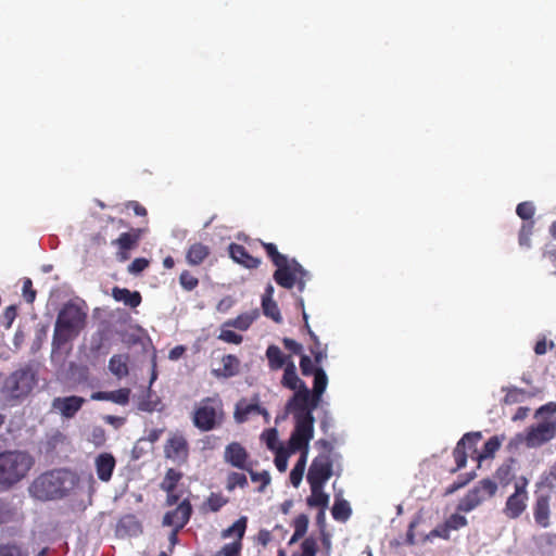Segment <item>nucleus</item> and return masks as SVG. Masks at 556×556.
Masks as SVG:
<instances>
[{"mask_svg": "<svg viewBox=\"0 0 556 556\" xmlns=\"http://www.w3.org/2000/svg\"><path fill=\"white\" fill-rule=\"evenodd\" d=\"M88 313L84 301L66 302L59 311L52 337V353L61 351L75 340L87 325Z\"/></svg>", "mask_w": 556, "mask_h": 556, "instance_id": "obj_1", "label": "nucleus"}, {"mask_svg": "<svg viewBox=\"0 0 556 556\" xmlns=\"http://www.w3.org/2000/svg\"><path fill=\"white\" fill-rule=\"evenodd\" d=\"M78 477L67 469L46 471L34 479L28 491L39 501H53L67 496L78 484Z\"/></svg>", "mask_w": 556, "mask_h": 556, "instance_id": "obj_2", "label": "nucleus"}, {"mask_svg": "<svg viewBox=\"0 0 556 556\" xmlns=\"http://www.w3.org/2000/svg\"><path fill=\"white\" fill-rule=\"evenodd\" d=\"M504 435H493L483 445L481 451H478L477 444L482 439L480 431L467 432L457 442L453 450V457L456 466L451 469L452 473L464 468L467 464V458L471 457L480 465L481 462L494 457L495 453L500 450Z\"/></svg>", "mask_w": 556, "mask_h": 556, "instance_id": "obj_3", "label": "nucleus"}, {"mask_svg": "<svg viewBox=\"0 0 556 556\" xmlns=\"http://www.w3.org/2000/svg\"><path fill=\"white\" fill-rule=\"evenodd\" d=\"M33 456L25 451L0 452V491H9L28 475L34 466Z\"/></svg>", "mask_w": 556, "mask_h": 556, "instance_id": "obj_4", "label": "nucleus"}, {"mask_svg": "<svg viewBox=\"0 0 556 556\" xmlns=\"http://www.w3.org/2000/svg\"><path fill=\"white\" fill-rule=\"evenodd\" d=\"M225 418L224 403L217 393L203 397L197 403L191 416L193 426L202 432L219 428Z\"/></svg>", "mask_w": 556, "mask_h": 556, "instance_id": "obj_5", "label": "nucleus"}, {"mask_svg": "<svg viewBox=\"0 0 556 556\" xmlns=\"http://www.w3.org/2000/svg\"><path fill=\"white\" fill-rule=\"evenodd\" d=\"M276 267L273 277L278 286L285 289H292L296 286L300 292L304 290L308 273L296 260H287Z\"/></svg>", "mask_w": 556, "mask_h": 556, "instance_id": "obj_6", "label": "nucleus"}, {"mask_svg": "<svg viewBox=\"0 0 556 556\" xmlns=\"http://www.w3.org/2000/svg\"><path fill=\"white\" fill-rule=\"evenodd\" d=\"M36 382L35 372L30 368H21L5 379L3 392L11 399H23L31 392Z\"/></svg>", "mask_w": 556, "mask_h": 556, "instance_id": "obj_7", "label": "nucleus"}, {"mask_svg": "<svg viewBox=\"0 0 556 556\" xmlns=\"http://www.w3.org/2000/svg\"><path fill=\"white\" fill-rule=\"evenodd\" d=\"M556 435V421L547 420L529 427L525 433H518L510 444L525 443L528 447H539Z\"/></svg>", "mask_w": 556, "mask_h": 556, "instance_id": "obj_8", "label": "nucleus"}, {"mask_svg": "<svg viewBox=\"0 0 556 556\" xmlns=\"http://www.w3.org/2000/svg\"><path fill=\"white\" fill-rule=\"evenodd\" d=\"M528 485L529 480L525 476L514 481V493L507 497L503 508V514L508 519H517L526 511L529 500Z\"/></svg>", "mask_w": 556, "mask_h": 556, "instance_id": "obj_9", "label": "nucleus"}, {"mask_svg": "<svg viewBox=\"0 0 556 556\" xmlns=\"http://www.w3.org/2000/svg\"><path fill=\"white\" fill-rule=\"evenodd\" d=\"M295 426L289 439L290 452H299L300 450H308L309 441L314 435L315 418L312 414L307 413L306 416L294 418Z\"/></svg>", "mask_w": 556, "mask_h": 556, "instance_id": "obj_10", "label": "nucleus"}, {"mask_svg": "<svg viewBox=\"0 0 556 556\" xmlns=\"http://www.w3.org/2000/svg\"><path fill=\"white\" fill-rule=\"evenodd\" d=\"M319 403L320 401L315 402L311 390L305 387L294 392L288 400L286 409L293 414L294 418H301L306 416L307 413L313 415V412L319 406Z\"/></svg>", "mask_w": 556, "mask_h": 556, "instance_id": "obj_11", "label": "nucleus"}, {"mask_svg": "<svg viewBox=\"0 0 556 556\" xmlns=\"http://www.w3.org/2000/svg\"><path fill=\"white\" fill-rule=\"evenodd\" d=\"M333 473V460L329 454H318L313 460L307 472L308 484H321L331 478Z\"/></svg>", "mask_w": 556, "mask_h": 556, "instance_id": "obj_12", "label": "nucleus"}, {"mask_svg": "<svg viewBox=\"0 0 556 556\" xmlns=\"http://www.w3.org/2000/svg\"><path fill=\"white\" fill-rule=\"evenodd\" d=\"M534 212L535 207L530 201L521 202L516 207L517 215L525 220L518 233V243L522 248L531 247V236L534 229V220L532 219Z\"/></svg>", "mask_w": 556, "mask_h": 556, "instance_id": "obj_13", "label": "nucleus"}, {"mask_svg": "<svg viewBox=\"0 0 556 556\" xmlns=\"http://www.w3.org/2000/svg\"><path fill=\"white\" fill-rule=\"evenodd\" d=\"M164 455L177 465H184L189 458V443L181 433H173L164 445Z\"/></svg>", "mask_w": 556, "mask_h": 556, "instance_id": "obj_14", "label": "nucleus"}, {"mask_svg": "<svg viewBox=\"0 0 556 556\" xmlns=\"http://www.w3.org/2000/svg\"><path fill=\"white\" fill-rule=\"evenodd\" d=\"M224 460L230 466L245 471L251 466L249 453L239 442H231L225 447Z\"/></svg>", "mask_w": 556, "mask_h": 556, "instance_id": "obj_15", "label": "nucleus"}, {"mask_svg": "<svg viewBox=\"0 0 556 556\" xmlns=\"http://www.w3.org/2000/svg\"><path fill=\"white\" fill-rule=\"evenodd\" d=\"M192 506L189 500H184L175 509L167 511L163 518V525L182 529L190 519Z\"/></svg>", "mask_w": 556, "mask_h": 556, "instance_id": "obj_16", "label": "nucleus"}, {"mask_svg": "<svg viewBox=\"0 0 556 556\" xmlns=\"http://www.w3.org/2000/svg\"><path fill=\"white\" fill-rule=\"evenodd\" d=\"M252 414L263 415L265 418H268L269 416L266 408L258 404L257 395H254L252 403H249L245 399L240 400L236 404L233 416L237 422L242 424L245 422Z\"/></svg>", "mask_w": 556, "mask_h": 556, "instance_id": "obj_17", "label": "nucleus"}, {"mask_svg": "<svg viewBox=\"0 0 556 556\" xmlns=\"http://www.w3.org/2000/svg\"><path fill=\"white\" fill-rule=\"evenodd\" d=\"M85 403V399L71 395L64 397H55L52 402V407L60 412L65 418H73L76 413L81 408Z\"/></svg>", "mask_w": 556, "mask_h": 556, "instance_id": "obj_18", "label": "nucleus"}, {"mask_svg": "<svg viewBox=\"0 0 556 556\" xmlns=\"http://www.w3.org/2000/svg\"><path fill=\"white\" fill-rule=\"evenodd\" d=\"M551 494L542 493L536 496L534 506H533V517L536 522L542 528H547L551 525Z\"/></svg>", "mask_w": 556, "mask_h": 556, "instance_id": "obj_19", "label": "nucleus"}, {"mask_svg": "<svg viewBox=\"0 0 556 556\" xmlns=\"http://www.w3.org/2000/svg\"><path fill=\"white\" fill-rule=\"evenodd\" d=\"M116 466V459L111 453H100L94 458V467L98 479L102 482H109Z\"/></svg>", "mask_w": 556, "mask_h": 556, "instance_id": "obj_20", "label": "nucleus"}, {"mask_svg": "<svg viewBox=\"0 0 556 556\" xmlns=\"http://www.w3.org/2000/svg\"><path fill=\"white\" fill-rule=\"evenodd\" d=\"M230 257L238 264L249 269L260 266L261 260L252 256L247 249L238 243H231L228 248Z\"/></svg>", "mask_w": 556, "mask_h": 556, "instance_id": "obj_21", "label": "nucleus"}, {"mask_svg": "<svg viewBox=\"0 0 556 556\" xmlns=\"http://www.w3.org/2000/svg\"><path fill=\"white\" fill-rule=\"evenodd\" d=\"M274 296V287L268 283L265 288V292L262 296V308L263 313L266 317L271 318L275 323H281L282 316L280 314V309L277 303L273 299Z\"/></svg>", "mask_w": 556, "mask_h": 556, "instance_id": "obj_22", "label": "nucleus"}, {"mask_svg": "<svg viewBox=\"0 0 556 556\" xmlns=\"http://www.w3.org/2000/svg\"><path fill=\"white\" fill-rule=\"evenodd\" d=\"M211 254V250L207 245L195 242L192 243L186 252V261L189 265L198 266L201 265Z\"/></svg>", "mask_w": 556, "mask_h": 556, "instance_id": "obj_23", "label": "nucleus"}, {"mask_svg": "<svg viewBox=\"0 0 556 556\" xmlns=\"http://www.w3.org/2000/svg\"><path fill=\"white\" fill-rule=\"evenodd\" d=\"M112 295L115 301L123 302L125 305L131 308L139 306L142 301L140 292L130 291L126 288L114 287L112 290Z\"/></svg>", "mask_w": 556, "mask_h": 556, "instance_id": "obj_24", "label": "nucleus"}, {"mask_svg": "<svg viewBox=\"0 0 556 556\" xmlns=\"http://www.w3.org/2000/svg\"><path fill=\"white\" fill-rule=\"evenodd\" d=\"M128 363V354H114L109 361V369L112 375L122 379L129 374Z\"/></svg>", "mask_w": 556, "mask_h": 556, "instance_id": "obj_25", "label": "nucleus"}, {"mask_svg": "<svg viewBox=\"0 0 556 556\" xmlns=\"http://www.w3.org/2000/svg\"><path fill=\"white\" fill-rule=\"evenodd\" d=\"M258 315L257 309L240 314L236 318L226 320L224 323V327H231L240 331H245L251 327Z\"/></svg>", "mask_w": 556, "mask_h": 556, "instance_id": "obj_26", "label": "nucleus"}, {"mask_svg": "<svg viewBox=\"0 0 556 556\" xmlns=\"http://www.w3.org/2000/svg\"><path fill=\"white\" fill-rule=\"evenodd\" d=\"M141 232V229H131L128 232H123L112 242V244L117 245L123 252L129 251L138 244Z\"/></svg>", "mask_w": 556, "mask_h": 556, "instance_id": "obj_27", "label": "nucleus"}, {"mask_svg": "<svg viewBox=\"0 0 556 556\" xmlns=\"http://www.w3.org/2000/svg\"><path fill=\"white\" fill-rule=\"evenodd\" d=\"M222 365V368L215 371L217 376L223 378H230L239 374L240 361L236 355L228 354L223 356Z\"/></svg>", "mask_w": 556, "mask_h": 556, "instance_id": "obj_28", "label": "nucleus"}, {"mask_svg": "<svg viewBox=\"0 0 556 556\" xmlns=\"http://www.w3.org/2000/svg\"><path fill=\"white\" fill-rule=\"evenodd\" d=\"M514 458L505 460L495 471L494 478L502 485L507 486L515 479Z\"/></svg>", "mask_w": 556, "mask_h": 556, "instance_id": "obj_29", "label": "nucleus"}, {"mask_svg": "<svg viewBox=\"0 0 556 556\" xmlns=\"http://www.w3.org/2000/svg\"><path fill=\"white\" fill-rule=\"evenodd\" d=\"M484 498L485 496L481 494L480 489L475 486L460 500L458 509L465 513L471 511L479 506Z\"/></svg>", "mask_w": 556, "mask_h": 556, "instance_id": "obj_30", "label": "nucleus"}, {"mask_svg": "<svg viewBox=\"0 0 556 556\" xmlns=\"http://www.w3.org/2000/svg\"><path fill=\"white\" fill-rule=\"evenodd\" d=\"M311 495L307 497V505L325 509L329 503V496L323 491L321 484H309Z\"/></svg>", "mask_w": 556, "mask_h": 556, "instance_id": "obj_31", "label": "nucleus"}, {"mask_svg": "<svg viewBox=\"0 0 556 556\" xmlns=\"http://www.w3.org/2000/svg\"><path fill=\"white\" fill-rule=\"evenodd\" d=\"M328 386V377L321 367L314 370V383L311 393L314 395L315 402L321 401V396Z\"/></svg>", "mask_w": 556, "mask_h": 556, "instance_id": "obj_32", "label": "nucleus"}, {"mask_svg": "<svg viewBox=\"0 0 556 556\" xmlns=\"http://www.w3.org/2000/svg\"><path fill=\"white\" fill-rule=\"evenodd\" d=\"M266 357L268 359V366L271 370L281 369L286 364V361L289 359V356L283 355L281 350L275 344H271L267 348Z\"/></svg>", "mask_w": 556, "mask_h": 556, "instance_id": "obj_33", "label": "nucleus"}, {"mask_svg": "<svg viewBox=\"0 0 556 556\" xmlns=\"http://www.w3.org/2000/svg\"><path fill=\"white\" fill-rule=\"evenodd\" d=\"M248 525V518L245 516L240 517L230 527L222 531L223 538H236L235 541L242 542Z\"/></svg>", "mask_w": 556, "mask_h": 556, "instance_id": "obj_34", "label": "nucleus"}, {"mask_svg": "<svg viewBox=\"0 0 556 556\" xmlns=\"http://www.w3.org/2000/svg\"><path fill=\"white\" fill-rule=\"evenodd\" d=\"M182 478V472L174 469L168 468L165 472V476L160 484V488L162 491L166 493H170V491H175L177 488L178 482Z\"/></svg>", "mask_w": 556, "mask_h": 556, "instance_id": "obj_35", "label": "nucleus"}, {"mask_svg": "<svg viewBox=\"0 0 556 556\" xmlns=\"http://www.w3.org/2000/svg\"><path fill=\"white\" fill-rule=\"evenodd\" d=\"M352 514V509L348 501L343 498H336L331 508V515L334 520L346 521Z\"/></svg>", "mask_w": 556, "mask_h": 556, "instance_id": "obj_36", "label": "nucleus"}, {"mask_svg": "<svg viewBox=\"0 0 556 556\" xmlns=\"http://www.w3.org/2000/svg\"><path fill=\"white\" fill-rule=\"evenodd\" d=\"M248 486V478L242 472L231 471L226 479V490L231 492L236 488L244 489Z\"/></svg>", "mask_w": 556, "mask_h": 556, "instance_id": "obj_37", "label": "nucleus"}, {"mask_svg": "<svg viewBox=\"0 0 556 556\" xmlns=\"http://www.w3.org/2000/svg\"><path fill=\"white\" fill-rule=\"evenodd\" d=\"M261 244L275 266H280L288 260L286 255L279 253L276 244L263 241H261Z\"/></svg>", "mask_w": 556, "mask_h": 556, "instance_id": "obj_38", "label": "nucleus"}, {"mask_svg": "<svg viewBox=\"0 0 556 556\" xmlns=\"http://www.w3.org/2000/svg\"><path fill=\"white\" fill-rule=\"evenodd\" d=\"M317 552L318 545L316 539L307 536L301 543V551L293 553L292 556H316Z\"/></svg>", "mask_w": 556, "mask_h": 556, "instance_id": "obj_39", "label": "nucleus"}, {"mask_svg": "<svg viewBox=\"0 0 556 556\" xmlns=\"http://www.w3.org/2000/svg\"><path fill=\"white\" fill-rule=\"evenodd\" d=\"M309 338L313 341V344L309 346V352L314 356V362L319 365L326 357V351L323 349L321 343L314 331H309Z\"/></svg>", "mask_w": 556, "mask_h": 556, "instance_id": "obj_40", "label": "nucleus"}, {"mask_svg": "<svg viewBox=\"0 0 556 556\" xmlns=\"http://www.w3.org/2000/svg\"><path fill=\"white\" fill-rule=\"evenodd\" d=\"M281 384L289 390H300L307 387L305 382L299 378L296 372L283 374Z\"/></svg>", "mask_w": 556, "mask_h": 556, "instance_id": "obj_41", "label": "nucleus"}, {"mask_svg": "<svg viewBox=\"0 0 556 556\" xmlns=\"http://www.w3.org/2000/svg\"><path fill=\"white\" fill-rule=\"evenodd\" d=\"M227 503L228 500L225 496H223V494L211 493L206 498L204 506H206L210 511L216 513Z\"/></svg>", "mask_w": 556, "mask_h": 556, "instance_id": "obj_42", "label": "nucleus"}, {"mask_svg": "<svg viewBox=\"0 0 556 556\" xmlns=\"http://www.w3.org/2000/svg\"><path fill=\"white\" fill-rule=\"evenodd\" d=\"M250 473L252 482H260L261 485L258 486L257 491L260 493L264 492L266 486L270 483V475L268 471L263 470L261 472L254 471L252 469V466L249 467L247 470Z\"/></svg>", "mask_w": 556, "mask_h": 556, "instance_id": "obj_43", "label": "nucleus"}, {"mask_svg": "<svg viewBox=\"0 0 556 556\" xmlns=\"http://www.w3.org/2000/svg\"><path fill=\"white\" fill-rule=\"evenodd\" d=\"M229 327L222 326L220 332L218 334V340L224 341L226 343L231 344H240L243 341V338L241 334L236 333L235 331L228 329Z\"/></svg>", "mask_w": 556, "mask_h": 556, "instance_id": "obj_44", "label": "nucleus"}, {"mask_svg": "<svg viewBox=\"0 0 556 556\" xmlns=\"http://www.w3.org/2000/svg\"><path fill=\"white\" fill-rule=\"evenodd\" d=\"M476 477L475 471L468 472L466 475H462L457 478L456 481H454L447 489L446 494H452L456 492L457 490L466 486L471 480H473Z\"/></svg>", "mask_w": 556, "mask_h": 556, "instance_id": "obj_45", "label": "nucleus"}, {"mask_svg": "<svg viewBox=\"0 0 556 556\" xmlns=\"http://www.w3.org/2000/svg\"><path fill=\"white\" fill-rule=\"evenodd\" d=\"M179 283L185 290L192 291L198 287L199 279L190 271L184 270L179 276Z\"/></svg>", "mask_w": 556, "mask_h": 556, "instance_id": "obj_46", "label": "nucleus"}, {"mask_svg": "<svg viewBox=\"0 0 556 556\" xmlns=\"http://www.w3.org/2000/svg\"><path fill=\"white\" fill-rule=\"evenodd\" d=\"M288 458H289V452L286 451L282 446H280L276 450L274 463H275V466L278 469V471L283 472L287 470Z\"/></svg>", "mask_w": 556, "mask_h": 556, "instance_id": "obj_47", "label": "nucleus"}, {"mask_svg": "<svg viewBox=\"0 0 556 556\" xmlns=\"http://www.w3.org/2000/svg\"><path fill=\"white\" fill-rule=\"evenodd\" d=\"M0 556H27V553L15 543H7L0 545Z\"/></svg>", "mask_w": 556, "mask_h": 556, "instance_id": "obj_48", "label": "nucleus"}, {"mask_svg": "<svg viewBox=\"0 0 556 556\" xmlns=\"http://www.w3.org/2000/svg\"><path fill=\"white\" fill-rule=\"evenodd\" d=\"M476 488L480 489L482 495L492 497L496 493L497 483L491 479H482Z\"/></svg>", "mask_w": 556, "mask_h": 556, "instance_id": "obj_49", "label": "nucleus"}, {"mask_svg": "<svg viewBox=\"0 0 556 556\" xmlns=\"http://www.w3.org/2000/svg\"><path fill=\"white\" fill-rule=\"evenodd\" d=\"M130 390L127 388L110 391V401L119 405H126L129 402Z\"/></svg>", "mask_w": 556, "mask_h": 556, "instance_id": "obj_50", "label": "nucleus"}, {"mask_svg": "<svg viewBox=\"0 0 556 556\" xmlns=\"http://www.w3.org/2000/svg\"><path fill=\"white\" fill-rule=\"evenodd\" d=\"M242 542L233 541L225 544L216 556H240Z\"/></svg>", "mask_w": 556, "mask_h": 556, "instance_id": "obj_51", "label": "nucleus"}, {"mask_svg": "<svg viewBox=\"0 0 556 556\" xmlns=\"http://www.w3.org/2000/svg\"><path fill=\"white\" fill-rule=\"evenodd\" d=\"M450 528L447 527L446 522H443L439 526H437L433 530H431L427 536H426V540H432L434 538H441V539H444V540H448L450 539Z\"/></svg>", "mask_w": 556, "mask_h": 556, "instance_id": "obj_52", "label": "nucleus"}, {"mask_svg": "<svg viewBox=\"0 0 556 556\" xmlns=\"http://www.w3.org/2000/svg\"><path fill=\"white\" fill-rule=\"evenodd\" d=\"M308 527V517L305 514H300L293 520L294 532L301 535H305Z\"/></svg>", "mask_w": 556, "mask_h": 556, "instance_id": "obj_53", "label": "nucleus"}, {"mask_svg": "<svg viewBox=\"0 0 556 556\" xmlns=\"http://www.w3.org/2000/svg\"><path fill=\"white\" fill-rule=\"evenodd\" d=\"M450 530H458L467 525L466 517L459 514H453L445 520Z\"/></svg>", "mask_w": 556, "mask_h": 556, "instance_id": "obj_54", "label": "nucleus"}, {"mask_svg": "<svg viewBox=\"0 0 556 556\" xmlns=\"http://www.w3.org/2000/svg\"><path fill=\"white\" fill-rule=\"evenodd\" d=\"M14 515V509L12 506L3 501L0 500V525L9 522Z\"/></svg>", "mask_w": 556, "mask_h": 556, "instance_id": "obj_55", "label": "nucleus"}, {"mask_svg": "<svg viewBox=\"0 0 556 556\" xmlns=\"http://www.w3.org/2000/svg\"><path fill=\"white\" fill-rule=\"evenodd\" d=\"M22 291L25 301L31 304L36 299V290L33 288V281L29 278L23 280Z\"/></svg>", "mask_w": 556, "mask_h": 556, "instance_id": "obj_56", "label": "nucleus"}, {"mask_svg": "<svg viewBox=\"0 0 556 556\" xmlns=\"http://www.w3.org/2000/svg\"><path fill=\"white\" fill-rule=\"evenodd\" d=\"M149 266V261L143 257L135 258L128 266V271L130 274H140Z\"/></svg>", "mask_w": 556, "mask_h": 556, "instance_id": "obj_57", "label": "nucleus"}, {"mask_svg": "<svg viewBox=\"0 0 556 556\" xmlns=\"http://www.w3.org/2000/svg\"><path fill=\"white\" fill-rule=\"evenodd\" d=\"M16 307L14 305L8 306L2 314V324L5 328H11L14 319L16 318Z\"/></svg>", "mask_w": 556, "mask_h": 556, "instance_id": "obj_58", "label": "nucleus"}, {"mask_svg": "<svg viewBox=\"0 0 556 556\" xmlns=\"http://www.w3.org/2000/svg\"><path fill=\"white\" fill-rule=\"evenodd\" d=\"M300 368H301V372H302L303 376L308 377L311 375H314L315 368L313 366L312 359L307 355H302L301 356Z\"/></svg>", "mask_w": 556, "mask_h": 556, "instance_id": "obj_59", "label": "nucleus"}, {"mask_svg": "<svg viewBox=\"0 0 556 556\" xmlns=\"http://www.w3.org/2000/svg\"><path fill=\"white\" fill-rule=\"evenodd\" d=\"M282 344L288 351H290L293 354H301L303 351L302 344L290 338H283Z\"/></svg>", "mask_w": 556, "mask_h": 556, "instance_id": "obj_60", "label": "nucleus"}, {"mask_svg": "<svg viewBox=\"0 0 556 556\" xmlns=\"http://www.w3.org/2000/svg\"><path fill=\"white\" fill-rule=\"evenodd\" d=\"M263 437H265V442L267 444V447L269 450H277L278 447H276V443L278 441V435H277V430L276 429H269L267 430Z\"/></svg>", "mask_w": 556, "mask_h": 556, "instance_id": "obj_61", "label": "nucleus"}, {"mask_svg": "<svg viewBox=\"0 0 556 556\" xmlns=\"http://www.w3.org/2000/svg\"><path fill=\"white\" fill-rule=\"evenodd\" d=\"M303 475H304V471L300 470V469H296V468H292L291 472H290V482L293 486L298 488L303 479Z\"/></svg>", "mask_w": 556, "mask_h": 556, "instance_id": "obj_62", "label": "nucleus"}, {"mask_svg": "<svg viewBox=\"0 0 556 556\" xmlns=\"http://www.w3.org/2000/svg\"><path fill=\"white\" fill-rule=\"evenodd\" d=\"M127 207L128 208H131L134 211V213L138 216H146L147 215V210L144 206H142L139 202L137 201H130L128 202L127 204Z\"/></svg>", "mask_w": 556, "mask_h": 556, "instance_id": "obj_63", "label": "nucleus"}, {"mask_svg": "<svg viewBox=\"0 0 556 556\" xmlns=\"http://www.w3.org/2000/svg\"><path fill=\"white\" fill-rule=\"evenodd\" d=\"M418 525V520H413L409 526H408V530H407V533H406V543L408 545H414L415 544V527Z\"/></svg>", "mask_w": 556, "mask_h": 556, "instance_id": "obj_64", "label": "nucleus"}]
</instances>
